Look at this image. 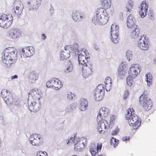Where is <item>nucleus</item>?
Segmentation results:
<instances>
[{"label": "nucleus", "instance_id": "1", "mask_svg": "<svg viewBox=\"0 0 156 156\" xmlns=\"http://www.w3.org/2000/svg\"><path fill=\"white\" fill-rule=\"evenodd\" d=\"M29 95L31 101H28L29 110L33 112H37L39 110L40 99L42 95L41 92L37 88H34L29 91Z\"/></svg>", "mask_w": 156, "mask_h": 156}, {"label": "nucleus", "instance_id": "2", "mask_svg": "<svg viewBox=\"0 0 156 156\" xmlns=\"http://www.w3.org/2000/svg\"><path fill=\"white\" fill-rule=\"evenodd\" d=\"M3 55V62L8 67L11 66L17 59V51L13 47H9L5 48Z\"/></svg>", "mask_w": 156, "mask_h": 156}, {"label": "nucleus", "instance_id": "3", "mask_svg": "<svg viewBox=\"0 0 156 156\" xmlns=\"http://www.w3.org/2000/svg\"><path fill=\"white\" fill-rule=\"evenodd\" d=\"M108 19V16L106 10L103 8L99 7L95 11L92 20L96 25H103L107 22Z\"/></svg>", "mask_w": 156, "mask_h": 156}, {"label": "nucleus", "instance_id": "4", "mask_svg": "<svg viewBox=\"0 0 156 156\" xmlns=\"http://www.w3.org/2000/svg\"><path fill=\"white\" fill-rule=\"evenodd\" d=\"M139 101L140 105L145 110L148 111L151 109L152 101L147 95L144 94H142L140 97Z\"/></svg>", "mask_w": 156, "mask_h": 156}, {"label": "nucleus", "instance_id": "5", "mask_svg": "<svg viewBox=\"0 0 156 156\" xmlns=\"http://www.w3.org/2000/svg\"><path fill=\"white\" fill-rule=\"evenodd\" d=\"M12 20L13 17L11 15H0V26L4 28L7 29L12 24Z\"/></svg>", "mask_w": 156, "mask_h": 156}, {"label": "nucleus", "instance_id": "6", "mask_svg": "<svg viewBox=\"0 0 156 156\" xmlns=\"http://www.w3.org/2000/svg\"><path fill=\"white\" fill-rule=\"evenodd\" d=\"M29 142L34 146L38 147L43 142V139L42 136L37 133L31 134L29 138Z\"/></svg>", "mask_w": 156, "mask_h": 156}, {"label": "nucleus", "instance_id": "7", "mask_svg": "<svg viewBox=\"0 0 156 156\" xmlns=\"http://www.w3.org/2000/svg\"><path fill=\"white\" fill-rule=\"evenodd\" d=\"M46 85L47 87L55 90H59L63 86L62 81L56 78L51 79L47 82Z\"/></svg>", "mask_w": 156, "mask_h": 156}, {"label": "nucleus", "instance_id": "8", "mask_svg": "<svg viewBox=\"0 0 156 156\" xmlns=\"http://www.w3.org/2000/svg\"><path fill=\"white\" fill-rule=\"evenodd\" d=\"M141 69V66L138 64H131L128 71L129 75L133 78H136L140 73Z\"/></svg>", "mask_w": 156, "mask_h": 156}, {"label": "nucleus", "instance_id": "9", "mask_svg": "<svg viewBox=\"0 0 156 156\" xmlns=\"http://www.w3.org/2000/svg\"><path fill=\"white\" fill-rule=\"evenodd\" d=\"M79 65L82 66L86 64V61L89 57V53L86 50H80L78 51Z\"/></svg>", "mask_w": 156, "mask_h": 156}, {"label": "nucleus", "instance_id": "10", "mask_svg": "<svg viewBox=\"0 0 156 156\" xmlns=\"http://www.w3.org/2000/svg\"><path fill=\"white\" fill-rule=\"evenodd\" d=\"M22 35L21 31L17 28H12L8 32V39L9 40L13 41L20 37Z\"/></svg>", "mask_w": 156, "mask_h": 156}, {"label": "nucleus", "instance_id": "11", "mask_svg": "<svg viewBox=\"0 0 156 156\" xmlns=\"http://www.w3.org/2000/svg\"><path fill=\"white\" fill-rule=\"evenodd\" d=\"M119 28V26L116 23L113 24L111 26V38L115 43H117L118 41Z\"/></svg>", "mask_w": 156, "mask_h": 156}, {"label": "nucleus", "instance_id": "12", "mask_svg": "<svg viewBox=\"0 0 156 156\" xmlns=\"http://www.w3.org/2000/svg\"><path fill=\"white\" fill-rule=\"evenodd\" d=\"M34 53V48L32 47H25L22 49L21 58H28L32 56Z\"/></svg>", "mask_w": 156, "mask_h": 156}, {"label": "nucleus", "instance_id": "13", "mask_svg": "<svg viewBox=\"0 0 156 156\" xmlns=\"http://www.w3.org/2000/svg\"><path fill=\"white\" fill-rule=\"evenodd\" d=\"M98 130L100 133H103L105 131L107 127L108 126V122L104 119H100L98 120L97 119Z\"/></svg>", "mask_w": 156, "mask_h": 156}, {"label": "nucleus", "instance_id": "14", "mask_svg": "<svg viewBox=\"0 0 156 156\" xmlns=\"http://www.w3.org/2000/svg\"><path fill=\"white\" fill-rule=\"evenodd\" d=\"M137 45L141 49L144 50H148L149 47L148 42L144 36L139 37Z\"/></svg>", "mask_w": 156, "mask_h": 156}, {"label": "nucleus", "instance_id": "15", "mask_svg": "<svg viewBox=\"0 0 156 156\" xmlns=\"http://www.w3.org/2000/svg\"><path fill=\"white\" fill-rule=\"evenodd\" d=\"M82 66V74L83 77L87 78L91 75L93 72L92 66L89 64H84Z\"/></svg>", "mask_w": 156, "mask_h": 156}, {"label": "nucleus", "instance_id": "16", "mask_svg": "<svg viewBox=\"0 0 156 156\" xmlns=\"http://www.w3.org/2000/svg\"><path fill=\"white\" fill-rule=\"evenodd\" d=\"M148 5L146 1H143L138 7V12L140 16L142 18L145 17L147 13Z\"/></svg>", "mask_w": 156, "mask_h": 156}, {"label": "nucleus", "instance_id": "17", "mask_svg": "<svg viewBox=\"0 0 156 156\" xmlns=\"http://www.w3.org/2000/svg\"><path fill=\"white\" fill-rule=\"evenodd\" d=\"M128 120L129 125L132 126L134 129H137L141 124L140 119L136 115H135V116L132 117Z\"/></svg>", "mask_w": 156, "mask_h": 156}, {"label": "nucleus", "instance_id": "18", "mask_svg": "<svg viewBox=\"0 0 156 156\" xmlns=\"http://www.w3.org/2000/svg\"><path fill=\"white\" fill-rule=\"evenodd\" d=\"M14 12L17 15L21 14L22 12L24 7L22 2L20 1H15L13 5Z\"/></svg>", "mask_w": 156, "mask_h": 156}, {"label": "nucleus", "instance_id": "19", "mask_svg": "<svg viewBox=\"0 0 156 156\" xmlns=\"http://www.w3.org/2000/svg\"><path fill=\"white\" fill-rule=\"evenodd\" d=\"M102 147V144L101 143H98L97 147L94 144L91 145L90 147L89 151L92 156H95L98 151H100Z\"/></svg>", "mask_w": 156, "mask_h": 156}, {"label": "nucleus", "instance_id": "20", "mask_svg": "<svg viewBox=\"0 0 156 156\" xmlns=\"http://www.w3.org/2000/svg\"><path fill=\"white\" fill-rule=\"evenodd\" d=\"M110 114L109 109L107 108L103 107L99 111L97 116V119H103L105 117H107Z\"/></svg>", "mask_w": 156, "mask_h": 156}, {"label": "nucleus", "instance_id": "21", "mask_svg": "<svg viewBox=\"0 0 156 156\" xmlns=\"http://www.w3.org/2000/svg\"><path fill=\"white\" fill-rule=\"evenodd\" d=\"M136 20L134 16L132 15H129L127 17V27L129 28L132 29L135 26H137L135 24Z\"/></svg>", "mask_w": 156, "mask_h": 156}, {"label": "nucleus", "instance_id": "22", "mask_svg": "<svg viewBox=\"0 0 156 156\" xmlns=\"http://www.w3.org/2000/svg\"><path fill=\"white\" fill-rule=\"evenodd\" d=\"M10 94V91L6 89H3L1 92V95L4 100L6 103L10 102L12 100V97L9 96Z\"/></svg>", "mask_w": 156, "mask_h": 156}, {"label": "nucleus", "instance_id": "23", "mask_svg": "<svg viewBox=\"0 0 156 156\" xmlns=\"http://www.w3.org/2000/svg\"><path fill=\"white\" fill-rule=\"evenodd\" d=\"M41 0H31L27 4L33 9L36 10L41 5Z\"/></svg>", "mask_w": 156, "mask_h": 156}, {"label": "nucleus", "instance_id": "24", "mask_svg": "<svg viewBox=\"0 0 156 156\" xmlns=\"http://www.w3.org/2000/svg\"><path fill=\"white\" fill-rule=\"evenodd\" d=\"M72 16L73 19L76 21L80 20L84 17L83 13H80L76 11H73Z\"/></svg>", "mask_w": 156, "mask_h": 156}, {"label": "nucleus", "instance_id": "25", "mask_svg": "<svg viewBox=\"0 0 156 156\" xmlns=\"http://www.w3.org/2000/svg\"><path fill=\"white\" fill-rule=\"evenodd\" d=\"M88 102L86 100L82 98L80 100L79 105L80 110L81 111H85L87 108Z\"/></svg>", "mask_w": 156, "mask_h": 156}, {"label": "nucleus", "instance_id": "26", "mask_svg": "<svg viewBox=\"0 0 156 156\" xmlns=\"http://www.w3.org/2000/svg\"><path fill=\"white\" fill-rule=\"evenodd\" d=\"M38 75L35 72L30 73L28 76L29 81L32 83H35L38 78Z\"/></svg>", "mask_w": 156, "mask_h": 156}, {"label": "nucleus", "instance_id": "27", "mask_svg": "<svg viewBox=\"0 0 156 156\" xmlns=\"http://www.w3.org/2000/svg\"><path fill=\"white\" fill-rule=\"evenodd\" d=\"M126 112V118L127 120L130 119L132 117L136 115L134 114V111L132 108H130L128 109Z\"/></svg>", "mask_w": 156, "mask_h": 156}, {"label": "nucleus", "instance_id": "28", "mask_svg": "<svg viewBox=\"0 0 156 156\" xmlns=\"http://www.w3.org/2000/svg\"><path fill=\"white\" fill-rule=\"evenodd\" d=\"M105 83L106 91H109L112 87V80L111 78L109 77L106 78L105 80Z\"/></svg>", "mask_w": 156, "mask_h": 156}, {"label": "nucleus", "instance_id": "29", "mask_svg": "<svg viewBox=\"0 0 156 156\" xmlns=\"http://www.w3.org/2000/svg\"><path fill=\"white\" fill-rule=\"evenodd\" d=\"M145 81L147 83V86L148 87H150L152 83V76L151 73H148L145 75Z\"/></svg>", "mask_w": 156, "mask_h": 156}, {"label": "nucleus", "instance_id": "30", "mask_svg": "<svg viewBox=\"0 0 156 156\" xmlns=\"http://www.w3.org/2000/svg\"><path fill=\"white\" fill-rule=\"evenodd\" d=\"M133 30L130 34L131 37L134 38H136L140 33L139 27L138 26H135L133 27Z\"/></svg>", "mask_w": 156, "mask_h": 156}, {"label": "nucleus", "instance_id": "31", "mask_svg": "<svg viewBox=\"0 0 156 156\" xmlns=\"http://www.w3.org/2000/svg\"><path fill=\"white\" fill-rule=\"evenodd\" d=\"M101 5L105 9H109L111 5V0H101Z\"/></svg>", "mask_w": 156, "mask_h": 156}, {"label": "nucleus", "instance_id": "32", "mask_svg": "<svg viewBox=\"0 0 156 156\" xmlns=\"http://www.w3.org/2000/svg\"><path fill=\"white\" fill-rule=\"evenodd\" d=\"M133 6V2L129 0L126 4V8L127 11L131 12Z\"/></svg>", "mask_w": 156, "mask_h": 156}, {"label": "nucleus", "instance_id": "33", "mask_svg": "<svg viewBox=\"0 0 156 156\" xmlns=\"http://www.w3.org/2000/svg\"><path fill=\"white\" fill-rule=\"evenodd\" d=\"M74 49L72 46L68 45L65 46L64 48V50L62 51V52H67L69 53V55L73 51Z\"/></svg>", "mask_w": 156, "mask_h": 156}, {"label": "nucleus", "instance_id": "34", "mask_svg": "<svg viewBox=\"0 0 156 156\" xmlns=\"http://www.w3.org/2000/svg\"><path fill=\"white\" fill-rule=\"evenodd\" d=\"M75 143V144L74 145V150L77 152L81 151H82L83 146H81L80 144L79 143L77 140Z\"/></svg>", "mask_w": 156, "mask_h": 156}, {"label": "nucleus", "instance_id": "35", "mask_svg": "<svg viewBox=\"0 0 156 156\" xmlns=\"http://www.w3.org/2000/svg\"><path fill=\"white\" fill-rule=\"evenodd\" d=\"M127 71L118 69L117 75L121 79L124 78L126 75Z\"/></svg>", "mask_w": 156, "mask_h": 156}, {"label": "nucleus", "instance_id": "36", "mask_svg": "<svg viewBox=\"0 0 156 156\" xmlns=\"http://www.w3.org/2000/svg\"><path fill=\"white\" fill-rule=\"evenodd\" d=\"M128 64L125 62H122L119 65L118 69L127 71Z\"/></svg>", "mask_w": 156, "mask_h": 156}, {"label": "nucleus", "instance_id": "37", "mask_svg": "<svg viewBox=\"0 0 156 156\" xmlns=\"http://www.w3.org/2000/svg\"><path fill=\"white\" fill-rule=\"evenodd\" d=\"M100 92L94 91V98L97 101H100L103 98L102 94Z\"/></svg>", "mask_w": 156, "mask_h": 156}, {"label": "nucleus", "instance_id": "38", "mask_svg": "<svg viewBox=\"0 0 156 156\" xmlns=\"http://www.w3.org/2000/svg\"><path fill=\"white\" fill-rule=\"evenodd\" d=\"M60 59L63 60L69 58L70 57V55L69 53H67V52H62V51L60 54Z\"/></svg>", "mask_w": 156, "mask_h": 156}, {"label": "nucleus", "instance_id": "39", "mask_svg": "<svg viewBox=\"0 0 156 156\" xmlns=\"http://www.w3.org/2000/svg\"><path fill=\"white\" fill-rule=\"evenodd\" d=\"M73 70V64L71 62L68 63L66 68L65 69L64 72L66 73H68L72 71Z\"/></svg>", "mask_w": 156, "mask_h": 156}, {"label": "nucleus", "instance_id": "40", "mask_svg": "<svg viewBox=\"0 0 156 156\" xmlns=\"http://www.w3.org/2000/svg\"><path fill=\"white\" fill-rule=\"evenodd\" d=\"M126 56L127 60L130 61L133 57L132 51L129 50H127L126 52Z\"/></svg>", "mask_w": 156, "mask_h": 156}, {"label": "nucleus", "instance_id": "41", "mask_svg": "<svg viewBox=\"0 0 156 156\" xmlns=\"http://www.w3.org/2000/svg\"><path fill=\"white\" fill-rule=\"evenodd\" d=\"M134 78L131 77L129 75L127 77L126 81L127 85L129 87H131L133 84V79Z\"/></svg>", "mask_w": 156, "mask_h": 156}, {"label": "nucleus", "instance_id": "42", "mask_svg": "<svg viewBox=\"0 0 156 156\" xmlns=\"http://www.w3.org/2000/svg\"><path fill=\"white\" fill-rule=\"evenodd\" d=\"M104 90L103 85L102 84H100L97 87L94 91L103 93Z\"/></svg>", "mask_w": 156, "mask_h": 156}, {"label": "nucleus", "instance_id": "43", "mask_svg": "<svg viewBox=\"0 0 156 156\" xmlns=\"http://www.w3.org/2000/svg\"><path fill=\"white\" fill-rule=\"evenodd\" d=\"M77 139H75V136L71 137L69 138H68L66 140V142L68 145H71L72 142L74 141V142L75 143L76 141H77Z\"/></svg>", "mask_w": 156, "mask_h": 156}, {"label": "nucleus", "instance_id": "44", "mask_svg": "<svg viewBox=\"0 0 156 156\" xmlns=\"http://www.w3.org/2000/svg\"><path fill=\"white\" fill-rule=\"evenodd\" d=\"M119 140L114 137H112L111 140V144L114 147H116L118 144Z\"/></svg>", "mask_w": 156, "mask_h": 156}, {"label": "nucleus", "instance_id": "45", "mask_svg": "<svg viewBox=\"0 0 156 156\" xmlns=\"http://www.w3.org/2000/svg\"><path fill=\"white\" fill-rule=\"evenodd\" d=\"M74 96L73 93L70 91L68 92L66 95L67 99L69 101L71 100Z\"/></svg>", "mask_w": 156, "mask_h": 156}, {"label": "nucleus", "instance_id": "46", "mask_svg": "<svg viewBox=\"0 0 156 156\" xmlns=\"http://www.w3.org/2000/svg\"><path fill=\"white\" fill-rule=\"evenodd\" d=\"M87 139L84 137H82L80 139L79 141H78L79 143L82 144L83 147H85V144H86V142Z\"/></svg>", "mask_w": 156, "mask_h": 156}, {"label": "nucleus", "instance_id": "47", "mask_svg": "<svg viewBox=\"0 0 156 156\" xmlns=\"http://www.w3.org/2000/svg\"><path fill=\"white\" fill-rule=\"evenodd\" d=\"M36 156H48L47 153L45 151H38L36 153Z\"/></svg>", "mask_w": 156, "mask_h": 156}, {"label": "nucleus", "instance_id": "48", "mask_svg": "<svg viewBox=\"0 0 156 156\" xmlns=\"http://www.w3.org/2000/svg\"><path fill=\"white\" fill-rule=\"evenodd\" d=\"M129 94V92L128 90H126L125 91L123 96L124 99H126L127 98Z\"/></svg>", "mask_w": 156, "mask_h": 156}, {"label": "nucleus", "instance_id": "49", "mask_svg": "<svg viewBox=\"0 0 156 156\" xmlns=\"http://www.w3.org/2000/svg\"><path fill=\"white\" fill-rule=\"evenodd\" d=\"M119 130L118 128H116L115 130L112 131V134L113 135H116L118 133Z\"/></svg>", "mask_w": 156, "mask_h": 156}, {"label": "nucleus", "instance_id": "50", "mask_svg": "<svg viewBox=\"0 0 156 156\" xmlns=\"http://www.w3.org/2000/svg\"><path fill=\"white\" fill-rule=\"evenodd\" d=\"M18 77L17 75H15L13 76H12L10 78V79L11 80H12L14 79H17L18 78Z\"/></svg>", "mask_w": 156, "mask_h": 156}, {"label": "nucleus", "instance_id": "51", "mask_svg": "<svg viewBox=\"0 0 156 156\" xmlns=\"http://www.w3.org/2000/svg\"><path fill=\"white\" fill-rule=\"evenodd\" d=\"M129 137L127 138V137H125L122 138V140L123 141H126L129 139Z\"/></svg>", "mask_w": 156, "mask_h": 156}, {"label": "nucleus", "instance_id": "52", "mask_svg": "<svg viewBox=\"0 0 156 156\" xmlns=\"http://www.w3.org/2000/svg\"><path fill=\"white\" fill-rule=\"evenodd\" d=\"M46 38V37L45 36L44 34H42V38L44 40H45Z\"/></svg>", "mask_w": 156, "mask_h": 156}, {"label": "nucleus", "instance_id": "53", "mask_svg": "<svg viewBox=\"0 0 156 156\" xmlns=\"http://www.w3.org/2000/svg\"><path fill=\"white\" fill-rule=\"evenodd\" d=\"M71 109H71V108H67L66 109V111L67 112H70V110H71Z\"/></svg>", "mask_w": 156, "mask_h": 156}, {"label": "nucleus", "instance_id": "54", "mask_svg": "<svg viewBox=\"0 0 156 156\" xmlns=\"http://www.w3.org/2000/svg\"><path fill=\"white\" fill-rule=\"evenodd\" d=\"M116 118V117L115 116H112L111 117V119L112 120V119H114L115 118Z\"/></svg>", "mask_w": 156, "mask_h": 156}, {"label": "nucleus", "instance_id": "55", "mask_svg": "<svg viewBox=\"0 0 156 156\" xmlns=\"http://www.w3.org/2000/svg\"><path fill=\"white\" fill-rule=\"evenodd\" d=\"M154 62L156 64V56L154 58Z\"/></svg>", "mask_w": 156, "mask_h": 156}]
</instances>
